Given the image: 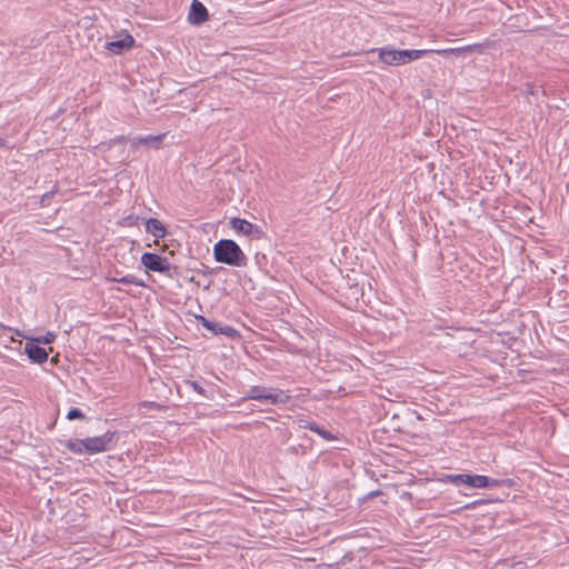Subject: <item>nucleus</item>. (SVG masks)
Returning <instances> with one entry per match:
<instances>
[{
    "instance_id": "obj_1",
    "label": "nucleus",
    "mask_w": 569,
    "mask_h": 569,
    "mask_svg": "<svg viewBox=\"0 0 569 569\" xmlns=\"http://www.w3.org/2000/svg\"><path fill=\"white\" fill-rule=\"evenodd\" d=\"M214 259L229 266L241 267L246 264V256L233 240H220L213 246Z\"/></svg>"
},
{
    "instance_id": "obj_2",
    "label": "nucleus",
    "mask_w": 569,
    "mask_h": 569,
    "mask_svg": "<svg viewBox=\"0 0 569 569\" xmlns=\"http://www.w3.org/2000/svg\"><path fill=\"white\" fill-rule=\"evenodd\" d=\"M427 53L428 50H397L389 47L378 49L379 60L386 66L393 67L407 64L420 59Z\"/></svg>"
},
{
    "instance_id": "obj_3",
    "label": "nucleus",
    "mask_w": 569,
    "mask_h": 569,
    "mask_svg": "<svg viewBox=\"0 0 569 569\" xmlns=\"http://www.w3.org/2000/svg\"><path fill=\"white\" fill-rule=\"evenodd\" d=\"M244 399L258 400L270 405L287 403L290 396L283 390L277 388H264L260 386L251 387Z\"/></svg>"
},
{
    "instance_id": "obj_4",
    "label": "nucleus",
    "mask_w": 569,
    "mask_h": 569,
    "mask_svg": "<svg viewBox=\"0 0 569 569\" xmlns=\"http://www.w3.org/2000/svg\"><path fill=\"white\" fill-rule=\"evenodd\" d=\"M447 480L453 485H466L471 488H487V487H497L500 481L497 479H490L486 476L481 475H449L447 476Z\"/></svg>"
},
{
    "instance_id": "obj_5",
    "label": "nucleus",
    "mask_w": 569,
    "mask_h": 569,
    "mask_svg": "<svg viewBox=\"0 0 569 569\" xmlns=\"http://www.w3.org/2000/svg\"><path fill=\"white\" fill-rule=\"evenodd\" d=\"M114 440V432L107 431L106 433L97 437H90L84 439L86 453L94 455L101 453L111 448Z\"/></svg>"
},
{
    "instance_id": "obj_6",
    "label": "nucleus",
    "mask_w": 569,
    "mask_h": 569,
    "mask_svg": "<svg viewBox=\"0 0 569 569\" xmlns=\"http://www.w3.org/2000/svg\"><path fill=\"white\" fill-rule=\"evenodd\" d=\"M141 263L151 271L167 273L171 266L167 258L151 252H144L141 257Z\"/></svg>"
},
{
    "instance_id": "obj_7",
    "label": "nucleus",
    "mask_w": 569,
    "mask_h": 569,
    "mask_svg": "<svg viewBox=\"0 0 569 569\" xmlns=\"http://www.w3.org/2000/svg\"><path fill=\"white\" fill-rule=\"evenodd\" d=\"M40 343L33 342L31 339L29 342L24 346V352L29 357L30 360H32L36 363H43L48 360L49 352L52 351V348L47 351L44 348H41L39 346Z\"/></svg>"
},
{
    "instance_id": "obj_8",
    "label": "nucleus",
    "mask_w": 569,
    "mask_h": 569,
    "mask_svg": "<svg viewBox=\"0 0 569 569\" xmlns=\"http://www.w3.org/2000/svg\"><path fill=\"white\" fill-rule=\"evenodd\" d=\"M166 137V133L160 134H149V136H137L131 139V146L133 148H138L140 146H146L152 149H160L162 146V141Z\"/></svg>"
},
{
    "instance_id": "obj_9",
    "label": "nucleus",
    "mask_w": 569,
    "mask_h": 569,
    "mask_svg": "<svg viewBox=\"0 0 569 569\" xmlns=\"http://www.w3.org/2000/svg\"><path fill=\"white\" fill-rule=\"evenodd\" d=\"M208 20V10L207 8L198 0H193L191 3V9L188 16V21L191 24H201Z\"/></svg>"
},
{
    "instance_id": "obj_10",
    "label": "nucleus",
    "mask_w": 569,
    "mask_h": 569,
    "mask_svg": "<svg viewBox=\"0 0 569 569\" xmlns=\"http://www.w3.org/2000/svg\"><path fill=\"white\" fill-rule=\"evenodd\" d=\"M230 226L232 227V229L238 232V233H241L243 236H250V234H253V233H260V230L257 226H254L253 223L244 220V219H240V218H232L230 220Z\"/></svg>"
},
{
    "instance_id": "obj_11",
    "label": "nucleus",
    "mask_w": 569,
    "mask_h": 569,
    "mask_svg": "<svg viewBox=\"0 0 569 569\" xmlns=\"http://www.w3.org/2000/svg\"><path fill=\"white\" fill-rule=\"evenodd\" d=\"M133 38L126 34L122 39L107 42L104 48L114 54L121 53L123 50L130 49L133 46Z\"/></svg>"
},
{
    "instance_id": "obj_12",
    "label": "nucleus",
    "mask_w": 569,
    "mask_h": 569,
    "mask_svg": "<svg viewBox=\"0 0 569 569\" xmlns=\"http://www.w3.org/2000/svg\"><path fill=\"white\" fill-rule=\"evenodd\" d=\"M472 51H478V52H482V46L481 44H470V46H466V47H460V48H448V49H439V50H428V53L429 52H436L438 54H441V56H448V54H453V56H462L467 52H472Z\"/></svg>"
},
{
    "instance_id": "obj_13",
    "label": "nucleus",
    "mask_w": 569,
    "mask_h": 569,
    "mask_svg": "<svg viewBox=\"0 0 569 569\" xmlns=\"http://www.w3.org/2000/svg\"><path fill=\"white\" fill-rule=\"evenodd\" d=\"M146 230L156 238H163L166 236L163 223L154 218H150L146 221Z\"/></svg>"
},
{
    "instance_id": "obj_14",
    "label": "nucleus",
    "mask_w": 569,
    "mask_h": 569,
    "mask_svg": "<svg viewBox=\"0 0 569 569\" xmlns=\"http://www.w3.org/2000/svg\"><path fill=\"white\" fill-rule=\"evenodd\" d=\"M112 281L123 283V284H133V286H138V287H144V282L142 280L138 279L133 274H127L121 278H113Z\"/></svg>"
},
{
    "instance_id": "obj_15",
    "label": "nucleus",
    "mask_w": 569,
    "mask_h": 569,
    "mask_svg": "<svg viewBox=\"0 0 569 569\" xmlns=\"http://www.w3.org/2000/svg\"><path fill=\"white\" fill-rule=\"evenodd\" d=\"M81 443H84V439H76V440H71V441H69V443H68V448H69L73 453H78V455L86 453L84 445H81Z\"/></svg>"
},
{
    "instance_id": "obj_16",
    "label": "nucleus",
    "mask_w": 569,
    "mask_h": 569,
    "mask_svg": "<svg viewBox=\"0 0 569 569\" xmlns=\"http://www.w3.org/2000/svg\"><path fill=\"white\" fill-rule=\"evenodd\" d=\"M301 427L308 428V429L317 432L325 439L331 438L330 433L328 431H326L325 429L320 428L317 423L310 422V423L301 425Z\"/></svg>"
},
{
    "instance_id": "obj_17",
    "label": "nucleus",
    "mask_w": 569,
    "mask_h": 569,
    "mask_svg": "<svg viewBox=\"0 0 569 569\" xmlns=\"http://www.w3.org/2000/svg\"><path fill=\"white\" fill-rule=\"evenodd\" d=\"M56 339V335L53 332H47L44 336H39L36 338H32L33 342L42 343V345H49L52 343Z\"/></svg>"
},
{
    "instance_id": "obj_18",
    "label": "nucleus",
    "mask_w": 569,
    "mask_h": 569,
    "mask_svg": "<svg viewBox=\"0 0 569 569\" xmlns=\"http://www.w3.org/2000/svg\"><path fill=\"white\" fill-rule=\"evenodd\" d=\"M83 418V413L78 408H71L67 413V419L73 420V419H81Z\"/></svg>"
},
{
    "instance_id": "obj_19",
    "label": "nucleus",
    "mask_w": 569,
    "mask_h": 569,
    "mask_svg": "<svg viewBox=\"0 0 569 569\" xmlns=\"http://www.w3.org/2000/svg\"><path fill=\"white\" fill-rule=\"evenodd\" d=\"M201 320H202V325H203L207 329H209V330H211V331H213V332H217V330H216V325H214V323H212V322L208 321V320H207L206 318H203V317L201 318Z\"/></svg>"
},
{
    "instance_id": "obj_20",
    "label": "nucleus",
    "mask_w": 569,
    "mask_h": 569,
    "mask_svg": "<svg viewBox=\"0 0 569 569\" xmlns=\"http://www.w3.org/2000/svg\"><path fill=\"white\" fill-rule=\"evenodd\" d=\"M141 407L158 408L159 406L156 402H143Z\"/></svg>"
},
{
    "instance_id": "obj_21",
    "label": "nucleus",
    "mask_w": 569,
    "mask_h": 569,
    "mask_svg": "<svg viewBox=\"0 0 569 569\" xmlns=\"http://www.w3.org/2000/svg\"><path fill=\"white\" fill-rule=\"evenodd\" d=\"M194 389H196L197 391H201V389H200V388H198V387H197V385H194Z\"/></svg>"
}]
</instances>
